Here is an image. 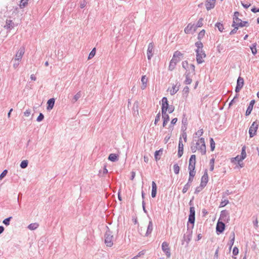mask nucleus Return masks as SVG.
Segmentation results:
<instances>
[{
	"label": "nucleus",
	"instance_id": "8",
	"mask_svg": "<svg viewBox=\"0 0 259 259\" xmlns=\"http://www.w3.org/2000/svg\"><path fill=\"white\" fill-rule=\"evenodd\" d=\"M162 106H161V112L164 114L166 113L167 109L168 108L169 104L167 101V99L166 97H163L162 100Z\"/></svg>",
	"mask_w": 259,
	"mask_h": 259
},
{
	"label": "nucleus",
	"instance_id": "32",
	"mask_svg": "<svg viewBox=\"0 0 259 259\" xmlns=\"http://www.w3.org/2000/svg\"><path fill=\"white\" fill-rule=\"evenodd\" d=\"M38 224L36 223H31L28 225V228L30 230H34L38 227Z\"/></svg>",
	"mask_w": 259,
	"mask_h": 259
},
{
	"label": "nucleus",
	"instance_id": "4",
	"mask_svg": "<svg viewBox=\"0 0 259 259\" xmlns=\"http://www.w3.org/2000/svg\"><path fill=\"white\" fill-rule=\"evenodd\" d=\"M105 243L108 247H111L113 245L114 237L111 231L107 227L105 235Z\"/></svg>",
	"mask_w": 259,
	"mask_h": 259
},
{
	"label": "nucleus",
	"instance_id": "64",
	"mask_svg": "<svg viewBox=\"0 0 259 259\" xmlns=\"http://www.w3.org/2000/svg\"><path fill=\"white\" fill-rule=\"evenodd\" d=\"M30 113H31V111L30 109H28V110H26L24 112V115L25 116H29L30 115Z\"/></svg>",
	"mask_w": 259,
	"mask_h": 259
},
{
	"label": "nucleus",
	"instance_id": "37",
	"mask_svg": "<svg viewBox=\"0 0 259 259\" xmlns=\"http://www.w3.org/2000/svg\"><path fill=\"white\" fill-rule=\"evenodd\" d=\"M215 27H217L218 28L219 30L221 32H222L223 29H224L223 24H222L220 22H217L215 24Z\"/></svg>",
	"mask_w": 259,
	"mask_h": 259
},
{
	"label": "nucleus",
	"instance_id": "60",
	"mask_svg": "<svg viewBox=\"0 0 259 259\" xmlns=\"http://www.w3.org/2000/svg\"><path fill=\"white\" fill-rule=\"evenodd\" d=\"M174 110H175L174 106L172 105H171L168 107L167 111H168L169 113H171L174 112Z\"/></svg>",
	"mask_w": 259,
	"mask_h": 259
},
{
	"label": "nucleus",
	"instance_id": "61",
	"mask_svg": "<svg viewBox=\"0 0 259 259\" xmlns=\"http://www.w3.org/2000/svg\"><path fill=\"white\" fill-rule=\"evenodd\" d=\"M239 250L237 247H234L233 249V254L234 255H236L238 254Z\"/></svg>",
	"mask_w": 259,
	"mask_h": 259
},
{
	"label": "nucleus",
	"instance_id": "36",
	"mask_svg": "<svg viewBox=\"0 0 259 259\" xmlns=\"http://www.w3.org/2000/svg\"><path fill=\"white\" fill-rule=\"evenodd\" d=\"M28 1L29 0H21L20 3V5H19V6H20V8H23L25 7H26V6L28 4Z\"/></svg>",
	"mask_w": 259,
	"mask_h": 259
},
{
	"label": "nucleus",
	"instance_id": "34",
	"mask_svg": "<svg viewBox=\"0 0 259 259\" xmlns=\"http://www.w3.org/2000/svg\"><path fill=\"white\" fill-rule=\"evenodd\" d=\"M244 85V79L241 77H239L237 81V86L242 88Z\"/></svg>",
	"mask_w": 259,
	"mask_h": 259
},
{
	"label": "nucleus",
	"instance_id": "35",
	"mask_svg": "<svg viewBox=\"0 0 259 259\" xmlns=\"http://www.w3.org/2000/svg\"><path fill=\"white\" fill-rule=\"evenodd\" d=\"M81 92L79 91L73 97L72 99V102L75 103V102H76L81 97Z\"/></svg>",
	"mask_w": 259,
	"mask_h": 259
},
{
	"label": "nucleus",
	"instance_id": "57",
	"mask_svg": "<svg viewBox=\"0 0 259 259\" xmlns=\"http://www.w3.org/2000/svg\"><path fill=\"white\" fill-rule=\"evenodd\" d=\"M203 133V130L202 128L199 130L196 133H195V135L198 136V137H200L202 135Z\"/></svg>",
	"mask_w": 259,
	"mask_h": 259
},
{
	"label": "nucleus",
	"instance_id": "59",
	"mask_svg": "<svg viewBox=\"0 0 259 259\" xmlns=\"http://www.w3.org/2000/svg\"><path fill=\"white\" fill-rule=\"evenodd\" d=\"M176 64H174V63H172V60H171L168 67L169 70H172L175 68Z\"/></svg>",
	"mask_w": 259,
	"mask_h": 259
},
{
	"label": "nucleus",
	"instance_id": "51",
	"mask_svg": "<svg viewBox=\"0 0 259 259\" xmlns=\"http://www.w3.org/2000/svg\"><path fill=\"white\" fill-rule=\"evenodd\" d=\"M232 27H234L233 29H232L230 32V35H232L233 34H235L236 33L237 30L238 29V27L237 26H232Z\"/></svg>",
	"mask_w": 259,
	"mask_h": 259
},
{
	"label": "nucleus",
	"instance_id": "54",
	"mask_svg": "<svg viewBox=\"0 0 259 259\" xmlns=\"http://www.w3.org/2000/svg\"><path fill=\"white\" fill-rule=\"evenodd\" d=\"M8 170L7 169L4 170L0 175V180H2L6 176Z\"/></svg>",
	"mask_w": 259,
	"mask_h": 259
},
{
	"label": "nucleus",
	"instance_id": "15",
	"mask_svg": "<svg viewBox=\"0 0 259 259\" xmlns=\"http://www.w3.org/2000/svg\"><path fill=\"white\" fill-rule=\"evenodd\" d=\"M215 4V0H206L205 2V7L207 11L214 8Z\"/></svg>",
	"mask_w": 259,
	"mask_h": 259
},
{
	"label": "nucleus",
	"instance_id": "49",
	"mask_svg": "<svg viewBox=\"0 0 259 259\" xmlns=\"http://www.w3.org/2000/svg\"><path fill=\"white\" fill-rule=\"evenodd\" d=\"M189 92V88L187 86H186L183 90V94L184 95H186V97H187V95L188 94Z\"/></svg>",
	"mask_w": 259,
	"mask_h": 259
},
{
	"label": "nucleus",
	"instance_id": "1",
	"mask_svg": "<svg viewBox=\"0 0 259 259\" xmlns=\"http://www.w3.org/2000/svg\"><path fill=\"white\" fill-rule=\"evenodd\" d=\"M196 137H194V140L197 141L195 144L194 143H192L191 146V150L192 152L195 153L197 150L200 151L202 155H204L206 153V146L205 144L204 138H201L199 140L195 139Z\"/></svg>",
	"mask_w": 259,
	"mask_h": 259
},
{
	"label": "nucleus",
	"instance_id": "39",
	"mask_svg": "<svg viewBox=\"0 0 259 259\" xmlns=\"http://www.w3.org/2000/svg\"><path fill=\"white\" fill-rule=\"evenodd\" d=\"M96 48H94V49L91 51V52H90V54H89V57H88V59H89V60L91 59L92 58H93L95 56V54H96Z\"/></svg>",
	"mask_w": 259,
	"mask_h": 259
},
{
	"label": "nucleus",
	"instance_id": "22",
	"mask_svg": "<svg viewBox=\"0 0 259 259\" xmlns=\"http://www.w3.org/2000/svg\"><path fill=\"white\" fill-rule=\"evenodd\" d=\"M55 104V99L54 98H51L49 99L47 102V109L48 110H51Z\"/></svg>",
	"mask_w": 259,
	"mask_h": 259
},
{
	"label": "nucleus",
	"instance_id": "38",
	"mask_svg": "<svg viewBox=\"0 0 259 259\" xmlns=\"http://www.w3.org/2000/svg\"><path fill=\"white\" fill-rule=\"evenodd\" d=\"M174 171L176 174H178L180 172V167L177 163H176L173 166Z\"/></svg>",
	"mask_w": 259,
	"mask_h": 259
},
{
	"label": "nucleus",
	"instance_id": "42",
	"mask_svg": "<svg viewBox=\"0 0 259 259\" xmlns=\"http://www.w3.org/2000/svg\"><path fill=\"white\" fill-rule=\"evenodd\" d=\"M28 162L27 160H23L20 163V167L22 168H25L28 166Z\"/></svg>",
	"mask_w": 259,
	"mask_h": 259
},
{
	"label": "nucleus",
	"instance_id": "17",
	"mask_svg": "<svg viewBox=\"0 0 259 259\" xmlns=\"http://www.w3.org/2000/svg\"><path fill=\"white\" fill-rule=\"evenodd\" d=\"M190 74L191 72H188V70H187L184 74L186 77V79L184 81V83L186 84H190L191 83L192 81V80L191 78Z\"/></svg>",
	"mask_w": 259,
	"mask_h": 259
},
{
	"label": "nucleus",
	"instance_id": "25",
	"mask_svg": "<svg viewBox=\"0 0 259 259\" xmlns=\"http://www.w3.org/2000/svg\"><path fill=\"white\" fill-rule=\"evenodd\" d=\"M153 230V223L152 221H150L147 227V231L145 236H148L150 234Z\"/></svg>",
	"mask_w": 259,
	"mask_h": 259
},
{
	"label": "nucleus",
	"instance_id": "58",
	"mask_svg": "<svg viewBox=\"0 0 259 259\" xmlns=\"http://www.w3.org/2000/svg\"><path fill=\"white\" fill-rule=\"evenodd\" d=\"M160 119V113L159 112L156 116L155 121H154V124H156L157 122L159 121Z\"/></svg>",
	"mask_w": 259,
	"mask_h": 259
},
{
	"label": "nucleus",
	"instance_id": "62",
	"mask_svg": "<svg viewBox=\"0 0 259 259\" xmlns=\"http://www.w3.org/2000/svg\"><path fill=\"white\" fill-rule=\"evenodd\" d=\"M195 173L196 171L195 170H189V176H191V177H194Z\"/></svg>",
	"mask_w": 259,
	"mask_h": 259
},
{
	"label": "nucleus",
	"instance_id": "31",
	"mask_svg": "<svg viewBox=\"0 0 259 259\" xmlns=\"http://www.w3.org/2000/svg\"><path fill=\"white\" fill-rule=\"evenodd\" d=\"M256 43H254L250 47V50L251 51V52L252 53V54L253 55H255L257 53V50H256Z\"/></svg>",
	"mask_w": 259,
	"mask_h": 259
},
{
	"label": "nucleus",
	"instance_id": "47",
	"mask_svg": "<svg viewBox=\"0 0 259 259\" xmlns=\"http://www.w3.org/2000/svg\"><path fill=\"white\" fill-rule=\"evenodd\" d=\"M205 187L204 186H202V185H201V184H200V186H198V187H197L195 189V194H198L199 192H200V191H201L202 190V189L204 188Z\"/></svg>",
	"mask_w": 259,
	"mask_h": 259
},
{
	"label": "nucleus",
	"instance_id": "16",
	"mask_svg": "<svg viewBox=\"0 0 259 259\" xmlns=\"http://www.w3.org/2000/svg\"><path fill=\"white\" fill-rule=\"evenodd\" d=\"M184 145L182 143V138H180L179 141L178 156L180 158L183 154Z\"/></svg>",
	"mask_w": 259,
	"mask_h": 259
},
{
	"label": "nucleus",
	"instance_id": "13",
	"mask_svg": "<svg viewBox=\"0 0 259 259\" xmlns=\"http://www.w3.org/2000/svg\"><path fill=\"white\" fill-rule=\"evenodd\" d=\"M208 181V177L207 174V170L206 169L201 179L200 184L202 186L205 187Z\"/></svg>",
	"mask_w": 259,
	"mask_h": 259
},
{
	"label": "nucleus",
	"instance_id": "12",
	"mask_svg": "<svg viewBox=\"0 0 259 259\" xmlns=\"http://www.w3.org/2000/svg\"><path fill=\"white\" fill-rule=\"evenodd\" d=\"M225 225L224 223L219 220L217 224L216 231L218 234L222 233L225 230Z\"/></svg>",
	"mask_w": 259,
	"mask_h": 259
},
{
	"label": "nucleus",
	"instance_id": "55",
	"mask_svg": "<svg viewBox=\"0 0 259 259\" xmlns=\"http://www.w3.org/2000/svg\"><path fill=\"white\" fill-rule=\"evenodd\" d=\"M182 67L186 71L188 70L187 68H188V63L187 61H185L182 62Z\"/></svg>",
	"mask_w": 259,
	"mask_h": 259
},
{
	"label": "nucleus",
	"instance_id": "3",
	"mask_svg": "<svg viewBox=\"0 0 259 259\" xmlns=\"http://www.w3.org/2000/svg\"><path fill=\"white\" fill-rule=\"evenodd\" d=\"M194 197L190 201L189 204L191 206L190 208V214L188 218V223L192 224V228H193L195 221V207L193 206V200Z\"/></svg>",
	"mask_w": 259,
	"mask_h": 259
},
{
	"label": "nucleus",
	"instance_id": "50",
	"mask_svg": "<svg viewBox=\"0 0 259 259\" xmlns=\"http://www.w3.org/2000/svg\"><path fill=\"white\" fill-rule=\"evenodd\" d=\"M214 159L212 158L210 160V170L212 171L214 169Z\"/></svg>",
	"mask_w": 259,
	"mask_h": 259
},
{
	"label": "nucleus",
	"instance_id": "14",
	"mask_svg": "<svg viewBox=\"0 0 259 259\" xmlns=\"http://www.w3.org/2000/svg\"><path fill=\"white\" fill-rule=\"evenodd\" d=\"M153 49H154V44L153 42H150L148 47L147 49V58L148 60H150L151 57H152L153 53Z\"/></svg>",
	"mask_w": 259,
	"mask_h": 259
},
{
	"label": "nucleus",
	"instance_id": "40",
	"mask_svg": "<svg viewBox=\"0 0 259 259\" xmlns=\"http://www.w3.org/2000/svg\"><path fill=\"white\" fill-rule=\"evenodd\" d=\"M191 186V184L187 183L183 187L182 190V192L183 194H185L187 192L188 190L190 188V186Z\"/></svg>",
	"mask_w": 259,
	"mask_h": 259
},
{
	"label": "nucleus",
	"instance_id": "46",
	"mask_svg": "<svg viewBox=\"0 0 259 259\" xmlns=\"http://www.w3.org/2000/svg\"><path fill=\"white\" fill-rule=\"evenodd\" d=\"M195 65H193V64H191L190 65V67H189V70L188 72H190L191 73H192L193 74H195Z\"/></svg>",
	"mask_w": 259,
	"mask_h": 259
},
{
	"label": "nucleus",
	"instance_id": "45",
	"mask_svg": "<svg viewBox=\"0 0 259 259\" xmlns=\"http://www.w3.org/2000/svg\"><path fill=\"white\" fill-rule=\"evenodd\" d=\"M228 203H229V201L228 199H225L224 200H222L220 203V207H224Z\"/></svg>",
	"mask_w": 259,
	"mask_h": 259
},
{
	"label": "nucleus",
	"instance_id": "48",
	"mask_svg": "<svg viewBox=\"0 0 259 259\" xmlns=\"http://www.w3.org/2000/svg\"><path fill=\"white\" fill-rule=\"evenodd\" d=\"M12 219V217H10L8 218H6V219H5L3 221V223L5 225H6V226H8V225H9V224H10V220H11Z\"/></svg>",
	"mask_w": 259,
	"mask_h": 259
},
{
	"label": "nucleus",
	"instance_id": "24",
	"mask_svg": "<svg viewBox=\"0 0 259 259\" xmlns=\"http://www.w3.org/2000/svg\"><path fill=\"white\" fill-rule=\"evenodd\" d=\"M14 27V23L11 20H7L4 28L7 29H12Z\"/></svg>",
	"mask_w": 259,
	"mask_h": 259
},
{
	"label": "nucleus",
	"instance_id": "33",
	"mask_svg": "<svg viewBox=\"0 0 259 259\" xmlns=\"http://www.w3.org/2000/svg\"><path fill=\"white\" fill-rule=\"evenodd\" d=\"M195 46L197 47L196 50H203V45L201 41H198L195 44Z\"/></svg>",
	"mask_w": 259,
	"mask_h": 259
},
{
	"label": "nucleus",
	"instance_id": "52",
	"mask_svg": "<svg viewBox=\"0 0 259 259\" xmlns=\"http://www.w3.org/2000/svg\"><path fill=\"white\" fill-rule=\"evenodd\" d=\"M234 159L238 162V163L240 164V162L242 161L244 158H243L242 156L240 155H237L234 158Z\"/></svg>",
	"mask_w": 259,
	"mask_h": 259
},
{
	"label": "nucleus",
	"instance_id": "53",
	"mask_svg": "<svg viewBox=\"0 0 259 259\" xmlns=\"http://www.w3.org/2000/svg\"><path fill=\"white\" fill-rule=\"evenodd\" d=\"M44 118V115L42 113H39L38 116L37 117V119H36V120L38 121V122H40L41 121H42Z\"/></svg>",
	"mask_w": 259,
	"mask_h": 259
},
{
	"label": "nucleus",
	"instance_id": "43",
	"mask_svg": "<svg viewBox=\"0 0 259 259\" xmlns=\"http://www.w3.org/2000/svg\"><path fill=\"white\" fill-rule=\"evenodd\" d=\"M246 147L245 146H244L242 148V150H241V155L240 156L242 157L243 158H245L246 157Z\"/></svg>",
	"mask_w": 259,
	"mask_h": 259
},
{
	"label": "nucleus",
	"instance_id": "18",
	"mask_svg": "<svg viewBox=\"0 0 259 259\" xmlns=\"http://www.w3.org/2000/svg\"><path fill=\"white\" fill-rule=\"evenodd\" d=\"M254 103H255V100H252L250 102V103H249V104L247 108V110L246 111L245 115L246 116L249 115L251 113Z\"/></svg>",
	"mask_w": 259,
	"mask_h": 259
},
{
	"label": "nucleus",
	"instance_id": "56",
	"mask_svg": "<svg viewBox=\"0 0 259 259\" xmlns=\"http://www.w3.org/2000/svg\"><path fill=\"white\" fill-rule=\"evenodd\" d=\"M87 2L85 0H83L80 2V7L81 9L84 8L87 5Z\"/></svg>",
	"mask_w": 259,
	"mask_h": 259
},
{
	"label": "nucleus",
	"instance_id": "20",
	"mask_svg": "<svg viewBox=\"0 0 259 259\" xmlns=\"http://www.w3.org/2000/svg\"><path fill=\"white\" fill-rule=\"evenodd\" d=\"M162 118L163 119V126L165 127L169 120V117L168 115L165 113H162Z\"/></svg>",
	"mask_w": 259,
	"mask_h": 259
},
{
	"label": "nucleus",
	"instance_id": "41",
	"mask_svg": "<svg viewBox=\"0 0 259 259\" xmlns=\"http://www.w3.org/2000/svg\"><path fill=\"white\" fill-rule=\"evenodd\" d=\"M205 31L204 29L202 30L198 34L197 38L201 40L204 36Z\"/></svg>",
	"mask_w": 259,
	"mask_h": 259
},
{
	"label": "nucleus",
	"instance_id": "29",
	"mask_svg": "<svg viewBox=\"0 0 259 259\" xmlns=\"http://www.w3.org/2000/svg\"><path fill=\"white\" fill-rule=\"evenodd\" d=\"M203 21V19L202 18H201L199 19V20L197 22L196 24L195 25V29H194V32L196 31L197 28L202 26Z\"/></svg>",
	"mask_w": 259,
	"mask_h": 259
},
{
	"label": "nucleus",
	"instance_id": "19",
	"mask_svg": "<svg viewBox=\"0 0 259 259\" xmlns=\"http://www.w3.org/2000/svg\"><path fill=\"white\" fill-rule=\"evenodd\" d=\"M192 230H189V228H188V234L186 235L185 234L184 236V240L186 241L187 242V244H188L189 242V241L191 240V237H192Z\"/></svg>",
	"mask_w": 259,
	"mask_h": 259
},
{
	"label": "nucleus",
	"instance_id": "28",
	"mask_svg": "<svg viewBox=\"0 0 259 259\" xmlns=\"http://www.w3.org/2000/svg\"><path fill=\"white\" fill-rule=\"evenodd\" d=\"M108 159L112 162H115L118 160V156L116 154H110L108 156Z\"/></svg>",
	"mask_w": 259,
	"mask_h": 259
},
{
	"label": "nucleus",
	"instance_id": "63",
	"mask_svg": "<svg viewBox=\"0 0 259 259\" xmlns=\"http://www.w3.org/2000/svg\"><path fill=\"white\" fill-rule=\"evenodd\" d=\"M152 190H157V186L154 181L152 183Z\"/></svg>",
	"mask_w": 259,
	"mask_h": 259
},
{
	"label": "nucleus",
	"instance_id": "44",
	"mask_svg": "<svg viewBox=\"0 0 259 259\" xmlns=\"http://www.w3.org/2000/svg\"><path fill=\"white\" fill-rule=\"evenodd\" d=\"M210 149L211 151H213L215 148V143L213 139V138H211L210 139Z\"/></svg>",
	"mask_w": 259,
	"mask_h": 259
},
{
	"label": "nucleus",
	"instance_id": "27",
	"mask_svg": "<svg viewBox=\"0 0 259 259\" xmlns=\"http://www.w3.org/2000/svg\"><path fill=\"white\" fill-rule=\"evenodd\" d=\"M147 81H148V79H147V78L146 77V76L145 75L142 76V78H141V81L142 83V85L141 87L142 90H143L146 88V87L147 86Z\"/></svg>",
	"mask_w": 259,
	"mask_h": 259
},
{
	"label": "nucleus",
	"instance_id": "21",
	"mask_svg": "<svg viewBox=\"0 0 259 259\" xmlns=\"http://www.w3.org/2000/svg\"><path fill=\"white\" fill-rule=\"evenodd\" d=\"M195 29V25L194 24H191V23H189L186 27H185L184 29V31L186 33L188 34L190 33L191 31L193 30L194 31V29Z\"/></svg>",
	"mask_w": 259,
	"mask_h": 259
},
{
	"label": "nucleus",
	"instance_id": "11",
	"mask_svg": "<svg viewBox=\"0 0 259 259\" xmlns=\"http://www.w3.org/2000/svg\"><path fill=\"white\" fill-rule=\"evenodd\" d=\"M220 219L224 222H228L230 220V215L228 211L226 210L221 211L219 220Z\"/></svg>",
	"mask_w": 259,
	"mask_h": 259
},
{
	"label": "nucleus",
	"instance_id": "2",
	"mask_svg": "<svg viewBox=\"0 0 259 259\" xmlns=\"http://www.w3.org/2000/svg\"><path fill=\"white\" fill-rule=\"evenodd\" d=\"M239 13L237 11L235 12L233 15V21L232 26H237L238 27H243L249 25L247 21H242L238 18Z\"/></svg>",
	"mask_w": 259,
	"mask_h": 259
},
{
	"label": "nucleus",
	"instance_id": "10",
	"mask_svg": "<svg viewBox=\"0 0 259 259\" xmlns=\"http://www.w3.org/2000/svg\"><path fill=\"white\" fill-rule=\"evenodd\" d=\"M183 54H182L180 52L177 51H176L173 55L172 58L171 60H172V63L174 64H177L181 60V57H182Z\"/></svg>",
	"mask_w": 259,
	"mask_h": 259
},
{
	"label": "nucleus",
	"instance_id": "5",
	"mask_svg": "<svg viewBox=\"0 0 259 259\" xmlns=\"http://www.w3.org/2000/svg\"><path fill=\"white\" fill-rule=\"evenodd\" d=\"M196 61L198 64H201L204 62L203 59L206 57L204 52L202 50H196Z\"/></svg>",
	"mask_w": 259,
	"mask_h": 259
},
{
	"label": "nucleus",
	"instance_id": "23",
	"mask_svg": "<svg viewBox=\"0 0 259 259\" xmlns=\"http://www.w3.org/2000/svg\"><path fill=\"white\" fill-rule=\"evenodd\" d=\"M163 153V149L161 148L159 150H157L154 153V158L156 161H157L160 159V157Z\"/></svg>",
	"mask_w": 259,
	"mask_h": 259
},
{
	"label": "nucleus",
	"instance_id": "7",
	"mask_svg": "<svg viewBox=\"0 0 259 259\" xmlns=\"http://www.w3.org/2000/svg\"><path fill=\"white\" fill-rule=\"evenodd\" d=\"M25 52V48L21 47L17 52L14 61H20Z\"/></svg>",
	"mask_w": 259,
	"mask_h": 259
},
{
	"label": "nucleus",
	"instance_id": "9",
	"mask_svg": "<svg viewBox=\"0 0 259 259\" xmlns=\"http://www.w3.org/2000/svg\"><path fill=\"white\" fill-rule=\"evenodd\" d=\"M162 250L165 252L167 257H170L171 253L170 248L169 247V244L167 242H163L162 244Z\"/></svg>",
	"mask_w": 259,
	"mask_h": 259
},
{
	"label": "nucleus",
	"instance_id": "26",
	"mask_svg": "<svg viewBox=\"0 0 259 259\" xmlns=\"http://www.w3.org/2000/svg\"><path fill=\"white\" fill-rule=\"evenodd\" d=\"M235 233L234 232H232L230 235V242L229 243V245L230 246H229L230 250L231 249L232 247L234 244V241H235Z\"/></svg>",
	"mask_w": 259,
	"mask_h": 259
},
{
	"label": "nucleus",
	"instance_id": "30",
	"mask_svg": "<svg viewBox=\"0 0 259 259\" xmlns=\"http://www.w3.org/2000/svg\"><path fill=\"white\" fill-rule=\"evenodd\" d=\"M179 87H177L176 85H174L172 87V88L170 91V95H175L176 93H177V92L179 91Z\"/></svg>",
	"mask_w": 259,
	"mask_h": 259
},
{
	"label": "nucleus",
	"instance_id": "6",
	"mask_svg": "<svg viewBox=\"0 0 259 259\" xmlns=\"http://www.w3.org/2000/svg\"><path fill=\"white\" fill-rule=\"evenodd\" d=\"M258 126V124L256 121L253 122L251 125L250 126L249 128V134L250 138L253 137L256 135Z\"/></svg>",
	"mask_w": 259,
	"mask_h": 259
}]
</instances>
